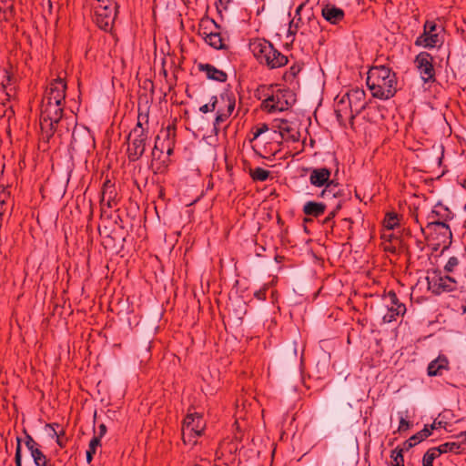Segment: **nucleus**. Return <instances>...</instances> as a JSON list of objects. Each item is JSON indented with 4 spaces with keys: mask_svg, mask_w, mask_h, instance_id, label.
<instances>
[{
    "mask_svg": "<svg viewBox=\"0 0 466 466\" xmlns=\"http://www.w3.org/2000/svg\"><path fill=\"white\" fill-rule=\"evenodd\" d=\"M430 436L431 432L428 430V425H425L421 431H418L402 443V445L404 446V450L411 449L412 447L421 442Z\"/></svg>",
    "mask_w": 466,
    "mask_h": 466,
    "instance_id": "c85d7f7f",
    "label": "nucleus"
},
{
    "mask_svg": "<svg viewBox=\"0 0 466 466\" xmlns=\"http://www.w3.org/2000/svg\"><path fill=\"white\" fill-rule=\"evenodd\" d=\"M449 369V361L446 357L439 356L434 360L431 361L427 368L429 376H438L441 374L443 370Z\"/></svg>",
    "mask_w": 466,
    "mask_h": 466,
    "instance_id": "a878e982",
    "label": "nucleus"
},
{
    "mask_svg": "<svg viewBox=\"0 0 466 466\" xmlns=\"http://www.w3.org/2000/svg\"><path fill=\"white\" fill-rule=\"evenodd\" d=\"M344 220L348 222L350 226H351V224L353 223V220L351 218H345Z\"/></svg>",
    "mask_w": 466,
    "mask_h": 466,
    "instance_id": "680f3d73",
    "label": "nucleus"
},
{
    "mask_svg": "<svg viewBox=\"0 0 466 466\" xmlns=\"http://www.w3.org/2000/svg\"><path fill=\"white\" fill-rule=\"evenodd\" d=\"M305 5L304 4H300L295 10V15L294 17L298 18V17H301V11L303 10Z\"/></svg>",
    "mask_w": 466,
    "mask_h": 466,
    "instance_id": "6e6d98bb",
    "label": "nucleus"
},
{
    "mask_svg": "<svg viewBox=\"0 0 466 466\" xmlns=\"http://www.w3.org/2000/svg\"><path fill=\"white\" fill-rule=\"evenodd\" d=\"M429 289L435 294L451 292L457 289V280L451 276L443 275L439 270H434L431 276L427 277Z\"/></svg>",
    "mask_w": 466,
    "mask_h": 466,
    "instance_id": "ddd939ff",
    "label": "nucleus"
},
{
    "mask_svg": "<svg viewBox=\"0 0 466 466\" xmlns=\"http://www.w3.org/2000/svg\"><path fill=\"white\" fill-rule=\"evenodd\" d=\"M65 430L61 429L59 432H55L56 441L60 448H65L67 443V438L65 437Z\"/></svg>",
    "mask_w": 466,
    "mask_h": 466,
    "instance_id": "c03bdc74",
    "label": "nucleus"
},
{
    "mask_svg": "<svg viewBox=\"0 0 466 466\" xmlns=\"http://www.w3.org/2000/svg\"><path fill=\"white\" fill-rule=\"evenodd\" d=\"M269 286V283L264 284L259 289L254 292V298H256L258 300H265L267 298V291L268 290Z\"/></svg>",
    "mask_w": 466,
    "mask_h": 466,
    "instance_id": "37998d69",
    "label": "nucleus"
},
{
    "mask_svg": "<svg viewBox=\"0 0 466 466\" xmlns=\"http://www.w3.org/2000/svg\"><path fill=\"white\" fill-rule=\"evenodd\" d=\"M415 67L424 84L436 82V70L433 56L426 52H420L414 58Z\"/></svg>",
    "mask_w": 466,
    "mask_h": 466,
    "instance_id": "9d476101",
    "label": "nucleus"
},
{
    "mask_svg": "<svg viewBox=\"0 0 466 466\" xmlns=\"http://www.w3.org/2000/svg\"><path fill=\"white\" fill-rule=\"evenodd\" d=\"M232 2V0H218L216 2V7L218 13H221L222 11H226L228 8L229 4Z\"/></svg>",
    "mask_w": 466,
    "mask_h": 466,
    "instance_id": "09e8293b",
    "label": "nucleus"
},
{
    "mask_svg": "<svg viewBox=\"0 0 466 466\" xmlns=\"http://www.w3.org/2000/svg\"><path fill=\"white\" fill-rule=\"evenodd\" d=\"M205 429L203 417L198 413H189L186 416L182 425V440L185 443H196Z\"/></svg>",
    "mask_w": 466,
    "mask_h": 466,
    "instance_id": "1a4fd4ad",
    "label": "nucleus"
},
{
    "mask_svg": "<svg viewBox=\"0 0 466 466\" xmlns=\"http://www.w3.org/2000/svg\"><path fill=\"white\" fill-rule=\"evenodd\" d=\"M258 92L264 97L261 108L268 113L286 111L296 102L291 90L279 88L277 85L261 86Z\"/></svg>",
    "mask_w": 466,
    "mask_h": 466,
    "instance_id": "f03ea898",
    "label": "nucleus"
},
{
    "mask_svg": "<svg viewBox=\"0 0 466 466\" xmlns=\"http://www.w3.org/2000/svg\"><path fill=\"white\" fill-rule=\"evenodd\" d=\"M459 264H460V261L457 257H451L444 266V271L446 273H452L456 270Z\"/></svg>",
    "mask_w": 466,
    "mask_h": 466,
    "instance_id": "ea45409f",
    "label": "nucleus"
},
{
    "mask_svg": "<svg viewBox=\"0 0 466 466\" xmlns=\"http://www.w3.org/2000/svg\"><path fill=\"white\" fill-rule=\"evenodd\" d=\"M340 208H341V204H340V203H338V204L336 205L335 208H334L332 211H330V212L328 214V216L324 218V220H323V224H324V225H329V226H330L331 228H333V226H334V221H333V219H334V218L336 217V215H337L338 211L340 209Z\"/></svg>",
    "mask_w": 466,
    "mask_h": 466,
    "instance_id": "a19ab883",
    "label": "nucleus"
},
{
    "mask_svg": "<svg viewBox=\"0 0 466 466\" xmlns=\"http://www.w3.org/2000/svg\"><path fill=\"white\" fill-rule=\"evenodd\" d=\"M160 134L164 136V140L161 144H176L177 126L175 122L167 125L166 128H163Z\"/></svg>",
    "mask_w": 466,
    "mask_h": 466,
    "instance_id": "7c9ffc66",
    "label": "nucleus"
},
{
    "mask_svg": "<svg viewBox=\"0 0 466 466\" xmlns=\"http://www.w3.org/2000/svg\"><path fill=\"white\" fill-rule=\"evenodd\" d=\"M236 106V98L232 94H222L218 97V106L216 108V117L213 122V131L218 135L220 125L228 120L232 115Z\"/></svg>",
    "mask_w": 466,
    "mask_h": 466,
    "instance_id": "f8f14e48",
    "label": "nucleus"
},
{
    "mask_svg": "<svg viewBox=\"0 0 466 466\" xmlns=\"http://www.w3.org/2000/svg\"><path fill=\"white\" fill-rule=\"evenodd\" d=\"M439 447H440V449H441L440 451H441L442 454L448 453V452H453L455 454H460L461 452V444L459 442H455V441L445 442V443L441 444Z\"/></svg>",
    "mask_w": 466,
    "mask_h": 466,
    "instance_id": "72a5a7b5",
    "label": "nucleus"
},
{
    "mask_svg": "<svg viewBox=\"0 0 466 466\" xmlns=\"http://www.w3.org/2000/svg\"><path fill=\"white\" fill-rule=\"evenodd\" d=\"M442 424H443V422L441 420H434L431 425H428V430L431 434L433 430L441 428L442 426Z\"/></svg>",
    "mask_w": 466,
    "mask_h": 466,
    "instance_id": "864d4df0",
    "label": "nucleus"
},
{
    "mask_svg": "<svg viewBox=\"0 0 466 466\" xmlns=\"http://www.w3.org/2000/svg\"><path fill=\"white\" fill-rule=\"evenodd\" d=\"M25 444L30 451L31 457L34 460L35 466H52L50 461L46 458L41 451V446L35 439L28 433H25Z\"/></svg>",
    "mask_w": 466,
    "mask_h": 466,
    "instance_id": "a211bd4d",
    "label": "nucleus"
},
{
    "mask_svg": "<svg viewBox=\"0 0 466 466\" xmlns=\"http://www.w3.org/2000/svg\"><path fill=\"white\" fill-rule=\"evenodd\" d=\"M410 425L411 424H410V422L409 420H407L405 418L401 417L400 419V424H399L398 431H400V432L405 431L410 429Z\"/></svg>",
    "mask_w": 466,
    "mask_h": 466,
    "instance_id": "8fccbe9b",
    "label": "nucleus"
},
{
    "mask_svg": "<svg viewBox=\"0 0 466 466\" xmlns=\"http://www.w3.org/2000/svg\"><path fill=\"white\" fill-rule=\"evenodd\" d=\"M117 193L115 187V184L109 179H106L102 187L101 205H106L107 208H112L116 206Z\"/></svg>",
    "mask_w": 466,
    "mask_h": 466,
    "instance_id": "4be33fe9",
    "label": "nucleus"
},
{
    "mask_svg": "<svg viewBox=\"0 0 466 466\" xmlns=\"http://www.w3.org/2000/svg\"><path fill=\"white\" fill-rule=\"evenodd\" d=\"M269 128L267 124H260L253 129V139H257L260 135L268 131Z\"/></svg>",
    "mask_w": 466,
    "mask_h": 466,
    "instance_id": "de8ad7c7",
    "label": "nucleus"
},
{
    "mask_svg": "<svg viewBox=\"0 0 466 466\" xmlns=\"http://www.w3.org/2000/svg\"><path fill=\"white\" fill-rule=\"evenodd\" d=\"M366 83L371 96L380 100L393 97L398 90L397 75L387 66H371Z\"/></svg>",
    "mask_w": 466,
    "mask_h": 466,
    "instance_id": "f257e3e1",
    "label": "nucleus"
},
{
    "mask_svg": "<svg viewBox=\"0 0 466 466\" xmlns=\"http://www.w3.org/2000/svg\"><path fill=\"white\" fill-rule=\"evenodd\" d=\"M220 26L213 19L202 20L198 26V35L205 43L216 50L227 49L221 33L218 31Z\"/></svg>",
    "mask_w": 466,
    "mask_h": 466,
    "instance_id": "6e6552de",
    "label": "nucleus"
},
{
    "mask_svg": "<svg viewBox=\"0 0 466 466\" xmlns=\"http://www.w3.org/2000/svg\"><path fill=\"white\" fill-rule=\"evenodd\" d=\"M302 69V65L299 63L293 64L289 70L284 74V80L285 81H293L296 76L299 74V72Z\"/></svg>",
    "mask_w": 466,
    "mask_h": 466,
    "instance_id": "c9c22d12",
    "label": "nucleus"
},
{
    "mask_svg": "<svg viewBox=\"0 0 466 466\" xmlns=\"http://www.w3.org/2000/svg\"><path fill=\"white\" fill-rule=\"evenodd\" d=\"M272 130L279 133L280 138L285 141L297 142L300 138V133L292 127L288 120L281 119L272 124Z\"/></svg>",
    "mask_w": 466,
    "mask_h": 466,
    "instance_id": "f3484780",
    "label": "nucleus"
},
{
    "mask_svg": "<svg viewBox=\"0 0 466 466\" xmlns=\"http://www.w3.org/2000/svg\"><path fill=\"white\" fill-rule=\"evenodd\" d=\"M400 219L395 212H389L386 214L383 224L388 229H393L399 226Z\"/></svg>",
    "mask_w": 466,
    "mask_h": 466,
    "instance_id": "f704fd0d",
    "label": "nucleus"
},
{
    "mask_svg": "<svg viewBox=\"0 0 466 466\" xmlns=\"http://www.w3.org/2000/svg\"><path fill=\"white\" fill-rule=\"evenodd\" d=\"M106 426L102 423L98 426V431L95 432L94 437L98 438V440L101 441V439L106 435Z\"/></svg>",
    "mask_w": 466,
    "mask_h": 466,
    "instance_id": "603ef678",
    "label": "nucleus"
},
{
    "mask_svg": "<svg viewBox=\"0 0 466 466\" xmlns=\"http://www.w3.org/2000/svg\"><path fill=\"white\" fill-rule=\"evenodd\" d=\"M307 171L309 172V183L315 187H322L330 181L336 180L335 178H330L331 170L326 167L308 168Z\"/></svg>",
    "mask_w": 466,
    "mask_h": 466,
    "instance_id": "aec40b11",
    "label": "nucleus"
},
{
    "mask_svg": "<svg viewBox=\"0 0 466 466\" xmlns=\"http://www.w3.org/2000/svg\"><path fill=\"white\" fill-rule=\"evenodd\" d=\"M270 172L262 167L249 169V176L254 181L264 182L269 177Z\"/></svg>",
    "mask_w": 466,
    "mask_h": 466,
    "instance_id": "2f4dec72",
    "label": "nucleus"
},
{
    "mask_svg": "<svg viewBox=\"0 0 466 466\" xmlns=\"http://www.w3.org/2000/svg\"><path fill=\"white\" fill-rule=\"evenodd\" d=\"M421 231L427 234V238L433 242L434 250L446 249L451 243L452 233L449 224L432 226V228H421Z\"/></svg>",
    "mask_w": 466,
    "mask_h": 466,
    "instance_id": "9b49d317",
    "label": "nucleus"
},
{
    "mask_svg": "<svg viewBox=\"0 0 466 466\" xmlns=\"http://www.w3.org/2000/svg\"><path fill=\"white\" fill-rule=\"evenodd\" d=\"M452 211L446 206L438 203L427 216L426 228L441 225V223L448 224L453 218Z\"/></svg>",
    "mask_w": 466,
    "mask_h": 466,
    "instance_id": "2eb2a0df",
    "label": "nucleus"
},
{
    "mask_svg": "<svg viewBox=\"0 0 466 466\" xmlns=\"http://www.w3.org/2000/svg\"><path fill=\"white\" fill-rule=\"evenodd\" d=\"M326 208V204L322 202L309 201L304 205L303 212L307 216L319 218L324 214Z\"/></svg>",
    "mask_w": 466,
    "mask_h": 466,
    "instance_id": "cd10ccee",
    "label": "nucleus"
},
{
    "mask_svg": "<svg viewBox=\"0 0 466 466\" xmlns=\"http://www.w3.org/2000/svg\"><path fill=\"white\" fill-rule=\"evenodd\" d=\"M218 97L217 96H211L208 103H207L199 107V111L204 114H207L209 112H214L218 106Z\"/></svg>",
    "mask_w": 466,
    "mask_h": 466,
    "instance_id": "e433bc0d",
    "label": "nucleus"
},
{
    "mask_svg": "<svg viewBox=\"0 0 466 466\" xmlns=\"http://www.w3.org/2000/svg\"><path fill=\"white\" fill-rule=\"evenodd\" d=\"M94 20L98 27L105 31L110 30L116 17L117 9H113V7L101 8V6H94Z\"/></svg>",
    "mask_w": 466,
    "mask_h": 466,
    "instance_id": "dca6fc26",
    "label": "nucleus"
},
{
    "mask_svg": "<svg viewBox=\"0 0 466 466\" xmlns=\"http://www.w3.org/2000/svg\"><path fill=\"white\" fill-rule=\"evenodd\" d=\"M64 104L53 102L43 98L40 108V127L45 137L49 138L54 135L57 125L63 116Z\"/></svg>",
    "mask_w": 466,
    "mask_h": 466,
    "instance_id": "423d86ee",
    "label": "nucleus"
},
{
    "mask_svg": "<svg viewBox=\"0 0 466 466\" xmlns=\"http://www.w3.org/2000/svg\"><path fill=\"white\" fill-rule=\"evenodd\" d=\"M14 3L15 0H0V12L10 14L14 11Z\"/></svg>",
    "mask_w": 466,
    "mask_h": 466,
    "instance_id": "79ce46f5",
    "label": "nucleus"
},
{
    "mask_svg": "<svg viewBox=\"0 0 466 466\" xmlns=\"http://www.w3.org/2000/svg\"><path fill=\"white\" fill-rule=\"evenodd\" d=\"M15 461V466H22L21 439L19 437L16 438Z\"/></svg>",
    "mask_w": 466,
    "mask_h": 466,
    "instance_id": "a18cd8bd",
    "label": "nucleus"
},
{
    "mask_svg": "<svg viewBox=\"0 0 466 466\" xmlns=\"http://www.w3.org/2000/svg\"><path fill=\"white\" fill-rule=\"evenodd\" d=\"M198 68L200 72L206 74L208 79L215 80L218 82L224 83L228 79V75L223 70H220L211 64L199 63Z\"/></svg>",
    "mask_w": 466,
    "mask_h": 466,
    "instance_id": "b1692460",
    "label": "nucleus"
},
{
    "mask_svg": "<svg viewBox=\"0 0 466 466\" xmlns=\"http://www.w3.org/2000/svg\"><path fill=\"white\" fill-rule=\"evenodd\" d=\"M302 24L301 17H293V19L289 22V30H288V37L295 36L297 32L299 31L300 25Z\"/></svg>",
    "mask_w": 466,
    "mask_h": 466,
    "instance_id": "58836bf2",
    "label": "nucleus"
},
{
    "mask_svg": "<svg viewBox=\"0 0 466 466\" xmlns=\"http://www.w3.org/2000/svg\"><path fill=\"white\" fill-rule=\"evenodd\" d=\"M94 6H101V8H110L117 9V4L114 0H99Z\"/></svg>",
    "mask_w": 466,
    "mask_h": 466,
    "instance_id": "49530a36",
    "label": "nucleus"
},
{
    "mask_svg": "<svg viewBox=\"0 0 466 466\" xmlns=\"http://www.w3.org/2000/svg\"><path fill=\"white\" fill-rule=\"evenodd\" d=\"M456 438H461L462 439V442L466 443V431H461L460 434H458L456 436Z\"/></svg>",
    "mask_w": 466,
    "mask_h": 466,
    "instance_id": "4d7b16f0",
    "label": "nucleus"
},
{
    "mask_svg": "<svg viewBox=\"0 0 466 466\" xmlns=\"http://www.w3.org/2000/svg\"><path fill=\"white\" fill-rule=\"evenodd\" d=\"M46 427L52 430L53 433L51 434V437H56L55 432H58L56 431V428H59V424L58 423H47L46 425Z\"/></svg>",
    "mask_w": 466,
    "mask_h": 466,
    "instance_id": "5fc2aeb1",
    "label": "nucleus"
},
{
    "mask_svg": "<svg viewBox=\"0 0 466 466\" xmlns=\"http://www.w3.org/2000/svg\"><path fill=\"white\" fill-rule=\"evenodd\" d=\"M250 49L258 62L269 69L282 67L289 62L288 57L266 39L254 40L250 43Z\"/></svg>",
    "mask_w": 466,
    "mask_h": 466,
    "instance_id": "39448f33",
    "label": "nucleus"
},
{
    "mask_svg": "<svg viewBox=\"0 0 466 466\" xmlns=\"http://www.w3.org/2000/svg\"><path fill=\"white\" fill-rule=\"evenodd\" d=\"M148 116L138 113L137 123L127 137V156L130 162L137 161L145 153L148 140Z\"/></svg>",
    "mask_w": 466,
    "mask_h": 466,
    "instance_id": "7ed1b4c3",
    "label": "nucleus"
},
{
    "mask_svg": "<svg viewBox=\"0 0 466 466\" xmlns=\"http://www.w3.org/2000/svg\"><path fill=\"white\" fill-rule=\"evenodd\" d=\"M159 140H160V135H158V136L157 137V138H156V143H155L154 149H158Z\"/></svg>",
    "mask_w": 466,
    "mask_h": 466,
    "instance_id": "052dcab7",
    "label": "nucleus"
},
{
    "mask_svg": "<svg viewBox=\"0 0 466 466\" xmlns=\"http://www.w3.org/2000/svg\"><path fill=\"white\" fill-rule=\"evenodd\" d=\"M385 298L388 299L390 302L387 305L388 311L383 316L382 320L384 323H391L396 321L399 317L403 316L407 309L405 304L400 301L395 291L390 290L385 295Z\"/></svg>",
    "mask_w": 466,
    "mask_h": 466,
    "instance_id": "4468645a",
    "label": "nucleus"
},
{
    "mask_svg": "<svg viewBox=\"0 0 466 466\" xmlns=\"http://www.w3.org/2000/svg\"><path fill=\"white\" fill-rule=\"evenodd\" d=\"M96 2H98L99 0H95Z\"/></svg>",
    "mask_w": 466,
    "mask_h": 466,
    "instance_id": "e2e57ef3",
    "label": "nucleus"
},
{
    "mask_svg": "<svg viewBox=\"0 0 466 466\" xmlns=\"http://www.w3.org/2000/svg\"><path fill=\"white\" fill-rule=\"evenodd\" d=\"M440 447H432L431 449H429L423 455L422 457V460L424 461H434V460H436L437 458H439L442 452L441 451H440Z\"/></svg>",
    "mask_w": 466,
    "mask_h": 466,
    "instance_id": "4c0bfd02",
    "label": "nucleus"
},
{
    "mask_svg": "<svg viewBox=\"0 0 466 466\" xmlns=\"http://www.w3.org/2000/svg\"><path fill=\"white\" fill-rule=\"evenodd\" d=\"M175 145L176 144H170V143L160 144V147H161L160 151L163 152L164 150H166L167 154L168 156H171L174 152Z\"/></svg>",
    "mask_w": 466,
    "mask_h": 466,
    "instance_id": "3c124183",
    "label": "nucleus"
},
{
    "mask_svg": "<svg viewBox=\"0 0 466 466\" xmlns=\"http://www.w3.org/2000/svg\"><path fill=\"white\" fill-rule=\"evenodd\" d=\"M13 201L11 200L8 188L0 187V217L6 213L11 214L13 210Z\"/></svg>",
    "mask_w": 466,
    "mask_h": 466,
    "instance_id": "bb28decb",
    "label": "nucleus"
},
{
    "mask_svg": "<svg viewBox=\"0 0 466 466\" xmlns=\"http://www.w3.org/2000/svg\"><path fill=\"white\" fill-rule=\"evenodd\" d=\"M324 188L319 193V197L321 198H339L343 196L341 185L338 180L330 181L323 187Z\"/></svg>",
    "mask_w": 466,
    "mask_h": 466,
    "instance_id": "393cba45",
    "label": "nucleus"
},
{
    "mask_svg": "<svg viewBox=\"0 0 466 466\" xmlns=\"http://www.w3.org/2000/svg\"><path fill=\"white\" fill-rule=\"evenodd\" d=\"M409 450H404V446H397L390 451V466H405L404 464V452Z\"/></svg>",
    "mask_w": 466,
    "mask_h": 466,
    "instance_id": "c756f323",
    "label": "nucleus"
},
{
    "mask_svg": "<svg viewBox=\"0 0 466 466\" xmlns=\"http://www.w3.org/2000/svg\"><path fill=\"white\" fill-rule=\"evenodd\" d=\"M415 243L420 250H423L424 245L422 241L416 239Z\"/></svg>",
    "mask_w": 466,
    "mask_h": 466,
    "instance_id": "13d9d810",
    "label": "nucleus"
},
{
    "mask_svg": "<svg viewBox=\"0 0 466 466\" xmlns=\"http://www.w3.org/2000/svg\"><path fill=\"white\" fill-rule=\"evenodd\" d=\"M66 82L61 78L55 79L49 84L43 98L64 104L66 98Z\"/></svg>",
    "mask_w": 466,
    "mask_h": 466,
    "instance_id": "6ab92c4d",
    "label": "nucleus"
},
{
    "mask_svg": "<svg viewBox=\"0 0 466 466\" xmlns=\"http://www.w3.org/2000/svg\"><path fill=\"white\" fill-rule=\"evenodd\" d=\"M445 30L441 25H438L435 21L426 20L423 25V32L414 42L416 46L428 49H440L444 43Z\"/></svg>",
    "mask_w": 466,
    "mask_h": 466,
    "instance_id": "0eeeda50",
    "label": "nucleus"
},
{
    "mask_svg": "<svg viewBox=\"0 0 466 466\" xmlns=\"http://www.w3.org/2000/svg\"><path fill=\"white\" fill-rule=\"evenodd\" d=\"M422 466H433V462L431 461L422 460Z\"/></svg>",
    "mask_w": 466,
    "mask_h": 466,
    "instance_id": "bf43d9fd",
    "label": "nucleus"
},
{
    "mask_svg": "<svg viewBox=\"0 0 466 466\" xmlns=\"http://www.w3.org/2000/svg\"><path fill=\"white\" fill-rule=\"evenodd\" d=\"M366 106L364 90L360 88L350 90L341 97L335 109L338 121L342 124L348 117L352 125L356 116L364 110Z\"/></svg>",
    "mask_w": 466,
    "mask_h": 466,
    "instance_id": "20e7f679",
    "label": "nucleus"
},
{
    "mask_svg": "<svg viewBox=\"0 0 466 466\" xmlns=\"http://www.w3.org/2000/svg\"><path fill=\"white\" fill-rule=\"evenodd\" d=\"M99 447H101V441L98 440V438L93 437L89 441L88 448L86 452L87 463L92 461L93 457L96 453Z\"/></svg>",
    "mask_w": 466,
    "mask_h": 466,
    "instance_id": "473e14b6",
    "label": "nucleus"
},
{
    "mask_svg": "<svg viewBox=\"0 0 466 466\" xmlns=\"http://www.w3.org/2000/svg\"><path fill=\"white\" fill-rule=\"evenodd\" d=\"M16 82L17 78L13 73L12 66H9V68H4L3 77L0 82V89L5 94L7 100L15 96Z\"/></svg>",
    "mask_w": 466,
    "mask_h": 466,
    "instance_id": "412c9836",
    "label": "nucleus"
},
{
    "mask_svg": "<svg viewBox=\"0 0 466 466\" xmlns=\"http://www.w3.org/2000/svg\"><path fill=\"white\" fill-rule=\"evenodd\" d=\"M321 15L325 20L332 25L339 24L345 17L343 9L331 4H328L323 6Z\"/></svg>",
    "mask_w": 466,
    "mask_h": 466,
    "instance_id": "5701e85b",
    "label": "nucleus"
}]
</instances>
